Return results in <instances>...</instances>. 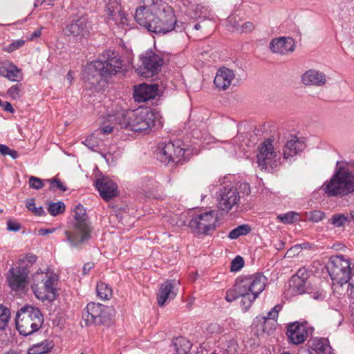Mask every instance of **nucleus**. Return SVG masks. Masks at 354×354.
<instances>
[{
  "mask_svg": "<svg viewBox=\"0 0 354 354\" xmlns=\"http://www.w3.org/2000/svg\"><path fill=\"white\" fill-rule=\"evenodd\" d=\"M46 181L50 183L52 186L55 187L57 189L65 192L67 188L64 184L60 181L59 179L55 178L53 179H47Z\"/></svg>",
  "mask_w": 354,
  "mask_h": 354,
  "instance_id": "nucleus-52",
  "label": "nucleus"
},
{
  "mask_svg": "<svg viewBox=\"0 0 354 354\" xmlns=\"http://www.w3.org/2000/svg\"><path fill=\"white\" fill-rule=\"evenodd\" d=\"M178 286L179 281L176 279L167 280L161 284L157 295V301L160 307L164 306L167 302H169L176 297Z\"/></svg>",
  "mask_w": 354,
  "mask_h": 354,
  "instance_id": "nucleus-19",
  "label": "nucleus"
},
{
  "mask_svg": "<svg viewBox=\"0 0 354 354\" xmlns=\"http://www.w3.org/2000/svg\"><path fill=\"white\" fill-rule=\"evenodd\" d=\"M5 111L13 113L15 112V109H13L12 104L8 102H2L1 106Z\"/></svg>",
  "mask_w": 354,
  "mask_h": 354,
  "instance_id": "nucleus-56",
  "label": "nucleus"
},
{
  "mask_svg": "<svg viewBox=\"0 0 354 354\" xmlns=\"http://www.w3.org/2000/svg\"><path fill=\"white\" fill-rule=\"evenodd\" d=\"M353 164L337 162L334 174L322 186L329 197L343 198L354 193V173L351 170Z\"/></svg>",
  "mask_w": 354,
  "mask_h": 354,
  "instance_id": "nucleus-4",
  "label": "nucleus"
},
{
  "mask_svg": "<svg viewBox=\"0 0 354 354\" xmlns=\"http://www.w3.org/2000/svg\"><path fill=\"white\" fill-rule=\"evenodd\" d=\"M75 221L64 234L71 247L80 250L91 239L93 231L91 223L86 214V209L80 205H76L73 209Z\"/></svg>",
  "mask_w": 354,
  "mask_h": 354,
  "instance_id": "nucleus-5",
  "label": "nucleus"
},
{
  "mask_svg": "<svg viewBox=\"0 0 354 354\" xmlns=\"http://www.w3.org/2000/svg\"><path fill=\"white\" fill-rule=\"evenodd\" d=\"M324 212L319 210H314L306 213V217L308 221L317 223L322 220L324 218Z\"/></svg>",
  "mask_w": 354,
  "mask_h": 354,
  "instance_id": "nucleus-44",
  "label": "nucleus"
},
{
  "mask_svg": "<svg viewBox=\"0 0 354 354\" xmlns=\"http://www.w3.org/2000/svg\"><path fill=\"white\" fill-rule=\"evenodd\" d=\"M44 1H45V0H35V3H34V6L35 7H37V6L41 5Z\"/></svg>",
  "mask_w": 354,
  "mask_h": 354,
  "instance_id": "nucleus-62",
  "label": "nucleus"
},
{
  "mask_svg": "<svg viewBox=\"0 0 354 354\" xmlns=\"http://www.w3.org/2000/svg\"><path fill=\"white\" fill-rule=\"evenodd\" d=\"M306 147V145L302 139H299L294 136L288 140L283 148V154L284 159L288 160L297 156Z\"/></svg>",
  "mask_w": 354,
  "mask_h": 354,
  "instance_id": "nucleus-26",
  "label": "nucleus"
},
{
  "mask_svg": "<svg viewBox=\"0 0 354 354\" xmlns=\"http://www.w3.org/2000/svg\"><path fill=\"white\" fill-rule=\"evenodd\" d=\"M218 221L216 211L195 214L189 223L192 231L197 235H209L213 232Z\"/></svg>",
  "mask_w": 354,
  "mask_h": 354,
  "instance_id": "nucleus-9",
  "label": "nucleus"
},
{
  "mask_svg": "<svg viewBox=\"0 0 354 354\" xmlns=\"http://www.w3.org/2000/svg\"><path fill=\"white\" fill-rule=\"evenodd\" d=\"M28 265L10 268L7 274V282L11 290L14 291L24 290L28 284Z\"/></svg>",
  "mask_w": 354,
  "mask_h": 354,
  "instance_id": "nucleus-14",
  "label": "nucleus"
},
{
  "mask_svg": "<svg viewBox=\"0 0 354 354\" xmlns=\"http://www.w3.org/2000/svg\"><path fill=\"white\" fill-rule=\"evenodd\" d=\"M42 28L35 30L33 32H32L29 37L30 40H33L39 37H40L41 34Z\"/></svg>",
  "mask_w": 354,
  "mask_h": 354,
  "instance_id": "nucleus-58",
  "label": "nucleus"
},
{
  "mask_svg": "<svg viewBox=\"0 0 354 354\" xmlns=\"http://www.w3.org/2000/svg\"><path fill=\"white\" fill-rule=\"evenodd\" d=\"M281 306L279 305L275 306L272 308L268 313L266 317H263L262 319L264 320V323L267 322V320L272 319L273 322H276V319L278 317V313Z\"/></svg>",
  "mask_w": 354,
  "mask_h": 354,
  "instance_id": "nucleus-48",
  "label": "nucleus"
},
{
  "mask_svg": "<svg viewBox=\"0 0 354 354\" xmlns=\"http://www.w3.org/2000/svg\"><path fill=\"white\" fill-rule=\"evenodd\" d=\"M26 207L29 211L34 213L36 216H45L46 212L41 206L37 207L35 206V200L33 198L29 199L26 203Z\"/></svg>",
  "mask_w": 354,
  "mask_h": 354,
  "instance_id": "nucleus-41",
  "label": "nucleus"
},
{
  "mask_svg": "<svg viewBox=\"0 0 354 354\" xmlns=\"http://www.w3.org/2000/svg\"><path fill=\"white\" fill-rule=\"evenodd\" d=\"M348 221V216L342 214H333L330 219V223L337 227L344 226Z\"/></svg>",
  "mask_w": 354,
  "mask_h": 354,
  "instance_id": "nucleus-40",
  "label": "nucleus"
},
{
  "mask_svg": "<svg viewBox=\"0 0 354 354\" xmlns=\"http://www.w3.org/2000/svg\"><path fill=\"white\" fill-rule=\"evenodd\" d=\"M28 184L30 188L35 189H40L44 187L43 180L35 176H30L28 180Z\"/></svg>",
  "mask_w": 354,
  "mask_h": 354,
  "instance_id": "nucleus-49",
  "label": "nucleus"
},
{
  "mask_svg": "<svg viewBox=\"0 0 354 354\" xmlns=\"http://www.w3.org/2000/svg\"><path fill=\"white\" fill-rule=\"evenodd\" d=\"M142 62V66L146 71L143 73H147L152 76L157 73L163 65V59L152 50H147L140 57Z\"/></svg>",
  "mask_w": 354,
  "mask_h": 354,
  "instance_id": "nucleus-18",
  "label": "nucleus"
},
{
  "mask_svg": "<svg viewBox=\"0 0 354 354\" xmlns=\"http://www.w3.org/2000/svg\"><path fill=\"white\" fill-rule=\"evenodd\" d=\"M0 153L3 156H10L12 159L18 158V152L15 150L10 149L5 145L0 144Z\"/></svg>",
  "mask_w": 354,
  "mask_h": 354,
  "instance_id": "nucleus-45",
  "label": "nucleus"
},
{
  "mask_svg": "<svg viewBox=\"0 0 354 354\" xmlns=\"http://www.w3.org/2000/svg\"><path fill=\"white\" fill-rule=\"evenodd\" d=\"M49 214L53 216L62 214L65 211V205L62 201L49 203L48 208Z\"/></svg>",
  "mask_w": 354,
  "mask_h": 354,
  "instance_id": "nucleus-37",
  "label": "nucleus"
},
{
  "mask_svg": "<svg viewBox=\"0 0 354 354\" xmlns=\"http://www.w3.org/2000/svg\"><path fill=\"white\" fill-rule=\"evenodd\" d=\"M239 192L233 186L227 185L220 189L217 195L218 208L228 212L233 207L238 205L240 200Z\"/></svg>",
  "mask_w": 354,
  "mask_h": 354,
  "instance_id": "nucleus-13",
  "label": "nucleus"
},
{
  "mask_svg": "<svg viewBox=\"0 0 354 354\" xmlns=\"http://www.w3.org/2000/svg\"><path fill=\"white\" fill-rule=\"evenodd\" d=\"M234 77L233 71L221 67L217 71L214 84L218 90L225 91L230 86Z\"/></svg>",
  "mask_w": 354,
  "mask_h": 354,
  "instance_id": "nucleus-25",
  "label": "nucleus"
},
{
  "mask_svg": "<svg viewBox=\"0 0 354 354\" xmlns=\"http://www.w3.org/2000/svg\"><path fill=\"white\" fill-rule=\"evenodd\" d=\"M0 75L12 82H19L22 80L20 70L13 64L0 66Z\"/></svg>",
  "mask_w": 354,
  "mask_h": 354,
  "instance_id": "nucleus-30",
  "label": "nucleus"
},
{
  "mask_svg": "<svg viewBox=\"0 0 354 354\" xmlns=\"http://www.w3.org/2000/svg\"><path fill=\"white\" fill-rule=\"evenodd\" d=\"M10 317V310L2 304H0V335L8 329Z\"/></svg>",
  "mask_w": 354,
  "mask_h": 354,
  "instance_id": "nucleus-34",
  "label": "nucleus"
},
{
  "mask_svg": "<svg viewBox=\"0 0 354 354\" xmlns=\"http://www.w3.org/2000/svg\"><path fill=\"white\" fill-rule=\"evenodd\" d=\"M7 228L9 231L18 232L21 229V225L12 220L7 221Z\"/></svg>",
  "mask_w": 354,
  "mask_h": 354,
  "instance_id": "nucleus-54",
  "label": "nucleus"
},
{
  "mask_svg": "<svg viewBox=\"0 0 354 354\" xmlns=\"http://www.w3.org/2000/svg\"><path fill=\"white\" fill-rule=\"evenodd\" d=\"M37 259V257L32 253L27 254L25 257L21 258L19 259V262L20 263L19 266H26V265L28 266L29 268L30 266L36 262Z\"/></svg>",
  "mask_w": 354,
  "mask_h": 354,
  "instance_id": "nucleus-42",
  "label": "nucleus"
},
{
  "mask_svg": "<svg viewBox=\"0 0 354 354\" xmlns=\"http://www.w3.org/2000/svg\"><path fill=\"white\" fill-rule=\"evenodd\" d=\"M327 269L331 279L342 286L348 283L347 294L354 297V264L344 256H332L327 264Z\"/></svg>",
  "mask_w": 354,
  "mask_h": 354,
  "instance_id": "nucleus-6",
  "label": "nucleus"
},
{
  "mask_svg": "<svg viewBox=\"0 0 354 354\" xmlns=\"http://www.w3.org/2000/svg\"><path fill=\"white\" fill-rule=\"evenodd\" d=\"M104 305L90 302L87 304L86 308L82 311V318L87 326L93 325L96 322L97 317L102 313V310Z\"/></svg>",
  "mask_w": 354,
  "mask_h": 354,
  "instance_id": "nucleus-27",
  "label": "nucleus"
},
{
  "mask_svg": "<svg viewBox=\"0 0 354 354\" xmlns=\"http://www.w3.org/2000/svg\"><path fill=\"white\" fill-rule=\"evenodd\" d=\"M113 313L114 310L111 307L104 306L93 325L109 327L113 323Z\"/></svg>",
  "mask_w": 354,
  "mask_h": 354,
  "instance_id": "nucleus-29",
  "label": "nucleus"
},
{
  "mask_svg": "<svg viewBox=\"0 0 354 354\" xmlns=\"http://www.w3.org/2000/svg\"><path fill=\"white\" fill-rule=\"evenodd\" d=\"M187 151L182 147L180 140L161 143L159 146V151L157 153V158L166 165L171 162L178 163L187 158L188 155H186Z\"/></svg>",
  "mask_w": 354,
  "mask_h": 354,
  "instance_id": "nucleus-10",
  "label": "nucleus"
},
{
  "mask_svg": "<svg viewBox=\"0 0 354 354\" xmlns=\"http://www.w3.org/2000/svg\"><path fill=\"white\" fill-rule=\"evenodd\" d=\"M95 187L101 197L106 201L118 195L117 185L109 178H98L95 182Z\"/></svg>",
  "mask_w": 354,
  "mask_h": 354,
  "instance_id": "nucleus-22",
  "label": "nucleus"
},
{
  "mask_svg": "<svg viewBox=\"0 0 354 354\" xmlns=\"http://www.w3.org/2000/svg\"><path fill=\"white\" fill-rule=\"evenodd\" d=\"M201 25L199 24H196L195 26H194V28L196 29V30H199L201 28Z\"/></svg>",
  "mask_w": 354,
  "mask_h": 354,
  "instance_id": "nucleus-63",
  "label": "nucleus"
},
{
  "mask_svg": "<svg viewBox=\"0 0 354 354\" xmlns=\"http://www.w3.org/2000/svg\"><path fill=\"white\" fill-rule=\"evenodd\" d=\"M46 277H48V272L46 273L43 271H41L40 269L34 274L32 285V288L34 292L35 290H39L37 286L39 283L44 282Z\"/></svg>",
  "mask_w": 354,
  "mask_h": 354,
  "instance_id": "nucleus-39",
  "label": "nucleus"
},
{
  "mask_svg": "<svg viewBox=\"0 0 354 354\" xmlns=\"http://www.w3.org/2000/svg\"><path fill=\"white\" fill-rule=\"evenodd\" d=\"M310 272L306 268L299 269L290 280V287L294 294L301 295L312 289L309 281Z\"/></svg>",
  "mask_w": 354,
  "mask_h": 354,
  "instance_id": "nucleus-17",
  "label": "nucleus"
},
{
  "mask_svg": "<svg viewBox=\"0 0 354 354\" xmlns=\"http://www.w3.org/2000/svg\"><path fill=\"white\" fill-rule=\"evenodd\" d=\"M309 294L311 295V297L318 301H322L326 297V292L322 289H319L315 291H313V288L308 291Z\"/></svg>",
  "mask_w": 354,
  "mask_h": 354,
  "instance_id": "nucleus-51",
  "label": "nucleus"
},
{
  "mask_svg": "<svg viewBox=\"0 0 354 354\" xmlns=\"http://www.w3.org/2000/svg\"><path fill=\"white\" fill-rule=\"evenodd\" d=\"M106 12L108 19L113 21L116 25L123 26L127 24L126 14L118 1H110L106 6Z\"/></svg>",
  "mask_w": 354,
  "mask_h": 354,
  "instance_id": "nucleus-21",
  "label": "nucleus"
},
{
  "mask_svg": "<svg viewBox=\"0 0 354 354\" xmlns=\"http://www.w3.org/2000/svg\"><path fill=\"white\" fill-rule=\"evenodd\" d=\"M21 84H15L12 86H11L8 90V94L14 100L18 99L21 97L20 92H21Z\"/></svg>",
  "mask_w": 354,
  "mask_h": 354,
  "instance_id": "nucleus-50",
  "label": "nucleus"
},
{
  "mask_svg": "<svg viewBox=\"0 0 354 354\" xmlns=\"http://www.w3.org/2000/svg\"><path fill=\"white\" fill-rule=\"evenodd\" d=\"M122 66V60L114 51H105L99 55L97 59L86 64L84 80L92 86H96L102 79L115 75L121 71Z\"/></svg>",
  "mask_w": 354,
  "mask_h": 354,
  "instance_id": "nucleus-2",
  "label": "nucleus"
},
{
  "mask_svg": "<svg viewBox=\"0 0 354 354\" xmlns=\"http://www.w3.org/2000/svg\"><path fill=\"white\" fill-rule=\"evenodd\" d=\"M97 296L102 299H108L112 295L111 288L105 283H97L96 287Z\"/></svg>",
  "mask_w": 354,
  "mask_h": 354,
  "instance_id": "nucleus-36",
  "label": "nucleus"
},
{
  "mask_svg": "<svg viewBox=\"0 0 354 354\" xmlns=\"http://www.w3.org/2000/svg\"><path fill=\"white\" fill-rule=\"evenodd\" d=\"M119 106V105L115 104H111V106L108 107V109L106 113L105 121L103 122V123L102 124L101 128H100L101 133H102L104 134H109V133H112L113 129L115 124L119 125L118 120H109V118H108L109 113L111 112V113H115V114L116 113L115 108V106Z\"/></svg>",
  "mask_w": 354,
  "mask_h": 354,
  "instance_id": "nucleus-32",
  "label": "nucleus"
},
{
  "mask_svg": "<svg viewBox=\"0 0 354 354\" xmlns=\"http://www.w3.org/2000/svg\"><path fill=\"white\" fill-rule=\"evenodd\" d=\"M267 278L261 273L242 275L236 279L233 287L226 292L225 299L232 302L241 298L243 311L246 312L266 286Z\"/></svg>",
  "mask_w": 354,
  "mask_h": 354,
  "instance_id": "nucleus-1",
  "label": "nucleus"
},
{
  "mask_svg": "<svg viewBox=\"0 0 354 354\" xmlns=\"http://www.w3.org/2000/svg\"><path fill=\"white\" fill-rule=\"evenodd\" d=\"M159 10L156 12V26L159 28L163 29L160 31H153L156 33L165 34L172 31L175 29V25L177 22L174 12L173 9L165 5L161 0H160Z\"/></svg>",
  "mask_w": 354,
  "mask_h": 354,
  "instance_id": "nucleus-12",
  "label": "nucleus"
},
{
  "mask_svg": "<svg viewBox=\"0 0 354 354\" xmlns=\"http://www.w3.org/2000/svg\"><path fill=\"white\" fill-rule=\"evenodd\" d=\"M251 231V228L248 225H241L236 228L231 230L228 234V237L230 239H236L240 236H243L249 234Z\"/></svg>",
  "mask_w": 354,
  "mask_h": 354,
  "instance_id": "nucleus-35",
  "label": "nucleus"
},
{
  "mask_svg": "<svg viewBox=\"0 0 354 354\" xmlns=\"http://www.w3.org/2000/svg\"><path fill=\"white\" fill-rule=\"evenodd\" d=\"M297 354H313L309 349H300Z\"/></svg>",
  "mask_w": 354,
  "mask_h": 354,
  "instance_id": "nucleus-60",
  "label": "nucleus"
},
{
  "mask_svg": "<svg viewBox=\"0 0 354 354\" xmlns=\"http://www.w3.org/2000/svg\"><path fill=\"white\" fill-rule=\"evenodd\" d=\"M116 113H108L110 120H118L121 128L133 131L149 132L154 126L156 113L149 108H139L136 110H124L120 106H115Z\"/></svg>",
  "mask_w": 354,
  "mask_h": 354,
  "instance_id": "nucleus-3",
  "label": "nucleus"
},
{
  "mask_svg": "<svg viewBox=\"0 0 354 354\" xmlns=\"http://www.w3.org/2000/svg\"><path fill=\"white\" fill-rule=\"evenodd\" d=\"M94 263L92 262H88L83 266V274H86L93 268Z\"/></svg>",
  "mask_w": 354,
  "mask_h": 354,
  "instance_id": "nucleus-57",
  "label": "nucleus"
},
{
  "mask_svg": "<svg viewBox=\"0 0 354 354\" xmlns=\"http://www.w3.org/2000/svg\"><path fill=\"white\" fill-rule=\"evenodd\" d=\"M25 44L24 39H17L11 42L9 45L3 47V50L8 53H12L15 50L21 48Z\"/></svg>",
  "mask_w": 354,
  "mask_h": 354,
  "instance_id": "nucleus-43",
  "label": "nucleus"
},
{
  "mask_svg": "<svg viewBox=\"0 0 354 354\" xmlns=\"http://www.w3.org/2000/svg\"><path fill=\"white\" fill-rule=\"evenodd\" d=\"M302 82L306 85L323 86L326 83L325 75L314 69L304 73L301 77Z\"/></svg>",
  "mask_w": 354,
  "mask_h": 354,
  "instance_id": "nucleus-28",
  "label": "nucleus"
},
{
  "mask_svg": "<svg viewBox=\"0 0 354 354\" xmlns=\"http://www.w3.org/2000/svg\"><path fill=\"white\" fill-rule=\"evenodd\" d=\"M158 4L160 0H142V5L136 10V21L151 32L162 30L155 23L156 12L159 10Z\"/></svg>",
  "mask_w": 354,
  "mask_h": 354,
  "instance_id": "nucleus-8",
  "label": "nucleus"
},
{
  "mask_svg": "<svg viewBox=\"0 0 354 354\" xmlns=\"http://www.w3.org/2000/svg\"><path fill=\"white\" fill-rule=\"evenodd\" d=\"M257 162L262 168H274L278 165L279 156L274 151V147L270 140H265L259 147Z\"/></svg>",
  "mask_w": 354,
  "mask_h": 354,
  "instance_id": "nucleus-16",
  "label": "nucleus"
},
{
  "mask_svg": "<svg viewBox=\"0 0 354 354\" xmlns=\"http://www.w3.org/2000/svg\"><path fill=\"white\" fill-rule=\"evenodd\" d=\"M192 346L190 341L183 337L175 338L171 345L176 354H188Z\"/></svg>",
  "mask_w": 354,
  "mask_h": 354,
  "instance_id": "nucleus-31",
  "label": "nucleus"
},
{
  "mask_svg": "<svg viewBox=\"0 0 354 354\" xmlns=\"http://www.w3.org/2000/svg\"><path fill=\"white\" fill-rule=\"evenodd\" d=\"M236 30H239L238 27H241V30L242 32H251L253 30L254 26L252 22L248 21L240 26L239 24L234 25Z\"/></svg>",
  "mask_w": 354,
  "mask_h": 354,
  "instance_id": "nucleus-53",
  "label": "nucleus"
},
{
  "mask_svg": "<svg viewBox=\"0 0 354 354\" xmlns=\"http://www.w3.org/2000/svg\"><path fill=\"white\" fill-rule=\"evenodd\" d=\"M270 50L274 53L285 55L295 50V41L290 37L273 39L270 44Z\"/></svg>",
  "mask_w": 354,
  "mask_h": 354,
  "instance_id": "nucleus-24",
  "label": "nucleus"
},
{
  "mask_svg": "<svg viewBox=\"0 0 354 354\" xmlns=\"http://www.w3.org/2000/svg\"><path fill=\"white\" fill-rule=\"evenodd\" d=\"M66 80L68 81L69 84H71L72 80H73V73L69 71L66 75Z\"/></svg>",
  "mask_w": 354,
  "mask_h": 354,
  "instance_id": "nucleus-61",
  "label": "nucleus"
},
{
  "mask_svg": "<svg viewBox=\"0 0 354 354\" xmlns=\"http://www.w3.org/2000/svg\"><path fill=\"white\" fill-rule=\"evenodd\" d=\"M57 276L53 273H48V277L44 281V292L35 290L36 297L42 301H53L56 299V285Z\"/></svg>",
  "mask_w": 354,
  "mask_h": 354,
  "instance_id": "nucleus-20",
  "label": "nucleus"
},
{
  "mask_svg": "<svg viewBox=\"0 0 354 354\" xmlns=\"http://www.w3.org/2000/svg\"><path fill=\"white\" fill-rule=\"evenodd\" d=\"M299 214L295 212H289L278 216V219L284 224H290L299 221Z\"/></svg>",
  "mask_w": 354,
  "mask_h": 354,
  "instance_id": "nucleus-38",
  "label": "nucleus"
},
{
  "mask_svg": "<svg viewBox=\"0 0 354 354\" xmlns=\"http://www.w3.org/2000/svg\"><path fill=\"white\" fill-rule=\"evenodd\" d=\"M42 345H39L34 348H31L28 354H48V348L45 350L44 347L41 348ZM3 354H20L19 353L14 351H10Z\"/></svg>",
  "mask_w": 354,
  "mask_h": 354,
  "instance_id": "nucleus-47",
  "label": "nucleus"
},
{
  "mask_svg": "<svg viewBox=\"0 0 354 354\" xmlns=\"http://www.w3.org/2000/svg\"><path fill=\"white\" fill-rule=\"evenodd\" d=\"M312 349L317 354H331L332 348L327 339L316 338L312 342Z\"/></svg>",
  "mask_w": 354,
  "mask_h": 354,
  "instance_id": "nucleus-33",
  "label": "nucleus"
},
{
  "mask_svg": "<svg viewBox=\"0 0 354 354\" xmlns=\"http://www.w3.org/2000/svg\"><path fill=\"white\" fill-rule=\"evenodd\" d=\"M91 29L88 19L81 17L70 21L63 29V34L70 41L80 42L89 35Z\"/></svg>",
  "mask_w": 354,
  "mask_h": 354,
  "instance_id": "nucleus-11",
  "label": "nucleus"
},
{
  "mask_svg": "<svg viewBox=\"0 0 354 354\" xmlns=\"http://www.w3.org/2000/svg\"><path fill=\"white\" fill-rule=\"evenodd\" d=\"M157 84H142L134 90L133 98L138 102H145L153 100L158 95Z\"/></svg>",
  "mask_w": 354,
  "mask_h": 354,
  "instance_id": "nucleus-23",
  "label": "nucleus"
},
{
  "mask_svg": "<svg viewBox=\"0 0 354 354\" xmlns=\"http://www.w3.org/2000/svg\"><path fill=\"white\" fill-rule=\"evenodd\" d=\"M44 320V316L38 308L26 305L17 312L16 327L19 334L28 336L41 328Z\"/></svg>",
  "mask_w": 354,
  "mask_h": 354,
  "instance_id": "nucleus-7",
  "label": "nucleus"
},
{
  "mask_svg": "<svg viewBox=\"0 0 354 354\" xmlns=\"http://www.w3.org/2000/svg\"><path fill=\"white\" fill-rule=\"evenodd\" d=\"M243 259L241 256H237L231 262L230 270L232 272H237L240 270L243 267Z\"/></svg>",
  "mask_w": 354,
  "mask_h": 354,
  "instance_id": "nucleus-46",
  "label": "nucleus"
},
{
  "mask_svg": "<svg viewBox=\"0 0 354 354\" xmlns=\"http://www.w3.org/2000/svg\"><path fill=\"white\" fill-rule=\"evenodd\" d=\"M55 231V228H49V229L41 228V229L39 230L38 232H39V235L44 236V235H46L47 234L53 233Z\"/></svg>",
  "mask_w": 354,
  "mask_h": 354,
  "instance_id": "nucleus-59",
  "label": "nucleus"
},
{
  "mask_svg": "<svg viewBox=\"0 0 354 354\" xmlns=\"http://www.w3.org/2000/svg\"><path fill=\"white\" fill-rule=\"evenodd\" d=\"M239 193H242L245 195H248L250 193V187L247 183H241L239 187Z\"/></svg>",
  "mask_w": 354,
  "mask_h": 354,
  "instance_id": "nucleus-55",
  "label": "nucleus"
},
{
  "mask_svg": "<svg viewBox=\"0 0 354 354\" xmlns=\"http://www.w3.org/2000/svg\"><path fill=\"white\" fill-rule=\"evenodd\" d=\"M313 331L307 322H295L288 325L286 335L290 342L298 345L304 343Z\"/></svg>",
  "mask_w": 354,
  "mask_h": 354,
  "instance_id": "nucleus-15",
  "label": "nucleus"
},
{
  "mask_svg": "<svg viewBox=\"0 0 354 354\" xmlns=\"http://www.w3.org/2000/svg\"><path fill=\"white\" fill-rule=\"evenodd\" d=\"M351 218L353 219V221H354V211H352L351 212Z\"/></svg>",
  "mask_w": 354,
  "mask_h": 354,
  "instance_id": "nucleus-64",
  "label": "nucleus"
}]
</instances>
